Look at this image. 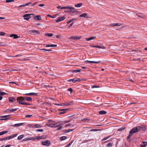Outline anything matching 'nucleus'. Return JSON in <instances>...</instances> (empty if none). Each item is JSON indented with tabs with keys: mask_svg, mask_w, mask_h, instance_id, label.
I'll return each instance as SVG.
<instances>
[{
	"mask_svg": "<svg viewBox=\"0 0 147 147\" xmlns=\"http://www.w3.org/2000/svg\"><path fill=\"white\" fill-rule=\"evenodd\" d=\"M17 102L19 103L20 104H21L25 105H29L30 104L25 102V100L24 97L22 96L18 97L17 98Z\"/></svg>",
	"mask_w": 147,
	"mask_h": 147,
	"instance_id": "f257e3e1",
	"label": "nucleus"
},
{
	"mask_svg": "<svg viewBox=\"0 0 147 147\" xmlns=\"http://www.w3.org/2000/svg\"><path fill=\"white\" fill-rule=\"evenodd\" d=\"M67 7L68 8H67V9H68L69 10L67 11L70 13L72 16L76 14L78 12L77 10L73 7L69 6H67Z\"/></svg>",
	"mask_w": 147,
	"mask_h": 147,
	"instance_id": "f03ea898",
	"label": "nucleus"
},
{
	"mask_svg": "<svg viewBox=\"0 0 147 147\" xmlns=\"http://www.w3.org/2000/svg\"><path fill=\"white\" fill-rule=\"evenodd\" d=\"M141 128L142 127L140 126H137L132 129L129 132L133 135V134L140 131Z\"/></svg>",
	"mask_w": 147,
	"mask_h": 147,
	"instance_id": "7ed1b4c3",
	"label": "nucleus"
},
{
	"mask_svg": "<svg viewBox=\"0 0 147 147\" xmlns=\"http://www.w3.org/2000/svg\"><path fill=\"white\" fill-rule=\"evenodd\" d=\"M49 121H52L53 122V123L47 124V125L49 127H57L59 126V125H58L57 123H55L54 121H53L51 120H50Z\"/></svg>",
	"mask_w": 147,
	"mask_h": 147,
	"instance_id": "20e7f679",
	"label": "nucleus"
},
{
	"mask_svg": "<svg viewBox=\"0 0 147 147\" xmlns=\"http://www.w3.org/2000/svg\"><path fill=\"white\" fill-rule=\"evenodd\" d=\"M42 144L44 146H49L51 144V142L49 140H47L45 141L42 142Z\"/></svg>",
	"mask_w": 147,
	"mask_h": 147,
	"instance_id": "39448f33",
	"label": "nucleus"
},
{
	"mask_svg": "<svg viewBox=\"0 0 147 147\" xmlns=\"http://www.w3.org/2000/svg\"><path fill=\"white\" fill-rule=\"evenodd\" d=\"M46 137V136L45 135H43L41 136H36L35 137H33V138L34 139V140H40L41 139H45Z\"/></svg>",
	"mask_w": 147,
	"mask_h": 147,
	"instance_id": "423d86ee",
	"label": "nucleus"
},
{
	"mask_svg": "<svg viewBox=\"0 0 147 147\" xmlns=\"http://www.w3.org/2000/svg\"><path fill=\"white\" fill-rule=\"evenodd\" d=\"M32 15H34L33 14H26L23 16V17L24 18V19L27 20H28L31 17L30 16Z\"/></svg>",
	"mask_w": 147,
	"mask_h": 147,
	"instance_id": "0eeeda50",
	"label": "nucleus"
},
{
	"mask_svg": "<svg viewBox=\"0 0 147 147\" xmlns=\"http://www.w3.org/2000/svg\"><path fill=\"white\" fill-rule=\"evenodd\" d=\"M81 80H81L80 78H78L76 79L74 78L73 79H71L67 80V81L69 82L72 81L73 82L75 83H76L77 81H80Z\"/></svg>",
	"mask_w": 147,
	"mask_h": 147,
	"instance_id": "6e6552de",
	"label": "nucleus"
},
{
	"mask_svg": "<svg viewBox=\"0 0 147 147\" xmlns=\"http://www.w3.org/2000/svg\"><path fill=\"white\" fill-rule=\"evenodd\" d=\"M65 18L64 16L60 17L57 18V20L56 21V22H59L60 21H62L64 20Z\"/></svg>",
	"mask_w": 147,
	"mask_h": 147,
	"instance_id": "1a4fd4ad",
	"label": "nucleus"
},
{
	"mask_svg": "<svg viewBox=\"0 0 147 147\" xmlns=\"http://www.w3.org/2000/svg\"><path fill=\"white\" fill-rule=\"evenodd\" d=\"M68 109H61L59 110V111H62L59 112L60 114H64L65 113L67 110H68Z\"/></svg>",
	"mask_w": 147,
	"mask_h": 147,
	"instance_id": "9d476101",
	"label": "nucleus"
},
{
	"mask_svg": "<svg viewBox=\"0 0 147 147\" xmlns=\"http://www.w3.org/2000/svg\"><path fill=\"white\" fill-rule=\"evenodd\" d=\"M10 116V115H5L3 116H2L1 117H0V118H1V119H0V120H6L7 119V118H6L9 116Z\"/></svg>",
	"mask_w": 147,
	"mask_h": 147,
	"instance_id": "9b49d317",
	"label": "nucleus"
},
{
	"mask_svg": "<svg viewBox=\"0 0 147 147\" xmlns=\"http://www.w3.org/2000/svg\"><path fill=\"white\" fill-rule=\"evenodd\" d=\"M9 101L12 102H13L17 100L14 97H9L8 98Z\"/></svg>",
	"mask_w": 147,
	"mask_h": 147,
	"instance_id": "f8f14e48",
	"label": "nucleus"
},
{
	"mask_svg": "<svg viewBox=\"0 0 147 147\" xmlns=\"http://www.w3.org/2000/svg\"><path fill=\"white\" fill-rule=\"evenodd\" d=\"M121 25H122V24H121L120 23H116L111 24L110 25V26L111 27H113V26H120Z\"/></svg>",
	"mask_w": 147,
	"mask_h": 147,
	"instance_id": "ddd939ff",
	"label": "nucleus"
},
{
	"mask_svg": "<svg viewBox=\"0 0 147 147\" xmlns=\"http://www.w3.org/2000/svg\"><path fill=\"white\" fill-rule=\"evenodd\" d=\"M34 18L36 20H41L42 18L40 16L37 15L34 16Z\"/></svg>",
	"mask_w": 147,
	"mask_h": 147,
	"instance_id": "4468645a",
	"label": "nucleus"
},
{
	"mask_svg": "<svg viewBox=\"0 0 147 147\" xmlns=\"http://www.w3.org/2000/svg\"><path fill=\"white\" fill-rule=\"evenodd\" d=\"M30 140H32L34 141V139L33 138V137H30L29 138H25L22 140V141H29Z\"/></svg>",
	"mask_w": 147,
	"mask_h": 147,
	"instance_id": "2eb2a0df",
	"label": "nucleus"
},
{
	"mask_svg": "<svg viewBox=\"0 0 147 147\" xmlns=\"http://www.w3.org/2000/svg\"><path fill=\"white\" fill-rule=\"evenodd\" d=\"M38 93H29L26 94H25L27 95H34L36 96H38Z\"/></svg>",
	"mask_w": 147,
	"mask_h": 147,
	"instance_id": "dca6fc26",
	"label": "nucleus"
},
{
	"mask_svg": "<svg viewBox=\"0 0 147 147\" xmlns=\"http://www.w3.org/2000/svg\"><path fill=\"white\" fill-rule=\"evenodd\" d=\"M18 135V134H13L10 136H8V139L9 140H10L13 138L16 137Z\"/></svg>",
	"mask_w": 147,
	"mask_h": 147,
	"instance_id": "f3484780",
	"label": "nucleus"
},
{
	"mask_svg": "<svg viewBox=\"0 0 147 147\" xmlns=\"http://www.w3.org/2000/svg\"><path fill=\"white\" fill-rule=\"evenodd\" d=\"M30 32L34 33V34H39V32L38 30H30Z\"/></svg>",
	"mask_w": 147,
	"mask_h": 147,
	"instance_id": "a211bd4d",
	"label": "nucleus"
},
{
	"mask_svg": "<svg viewBox=\"0 0 147 147\" xmlns=\"http://www.w3.org/2000/svg\"><path fill=\"white\" fill-rule=\"evenodd\" d=\"M31 4V2H28V3H27L24 4H23V5H20L18 7H24V6H27V5H29Z\"/></svg>",
	"mask_w": 147,
	"mask_h": 147,
	"instance_id": "6ab92c4d",
	"label": "nucleus"
},
{
	"mask_svg": "<svg viewBox=\"0 0 147 147\" xmlns=\"http://www.w3.org/2000/svg\"><path fill=\"white\" fill-rule=\"evenodd\" d=\"M24 123H17L14 124L13 126L15 127H19L21 126H22L24 124Z\"/></svg>",
	"mask_w": 147,
	"mask_h": 147,
	"instance_id": "aec40b11",
	"label": "nucleus"
},
{
	"mask_svg": "<svg viewBox=\"0 0 147 147\" xmlns=\"http://www.w3.org/2000/svg\"><path fill=\"white\" fill-rule=\"evenodd\" d=\"M107 113V112L104 111H101L99 112V114L101 115L106 114Z\"/></svg>",
	"mask_w": 147,
	"mask_h": 147,
	"instance_id": "412c9836",
	"label": "nucleus"
},
{
	"mask_svg": "<svg viewBox=\"0 0 147 147\" xmlns=\"http://www.w3.org/2000/svg\"><path fill=\"white\" fill-rule=\"evenodd\" d=\"M87 15V14L86 13H82V14H81V15H80L79 17H85V18H87V17H86Z\"/></svg>",
	"mask_w": 147,
	"mask_h": 147,
	"instance_id": "4be33fe9",
	"label": "nucleus"
},
{
	"mask_svg": "<svg viewBox=\"0 0 147 147\" xmlns=\"http://www.w3.org/2000/svg\"><path fill=\"white\" fill-rule=\"evenodd\" d=\"M67 7V6L63 7H61V6H57V9H67V8H68Z\"/></svg>",
	"mask_w": 147,
	"mask_h": 147,
	"instance_id": "5701e85b",
	"label": "nucleus"
},
{
	"mask_svg": "<svg viewBox=\"0 0 147 147\" xmlns=\"http://www.w3.org/2000/svg\"><path fill=\"white\" fill-rule=\"evenodd\" d=\"M77 20V19L76 18H73L71 19V20H70L68 21L67 22V24H69L72 22L73 21L75 20Z\"/></svg>",
	"mask_w": 147,
	"mask_h": 147,
	"instance_id": "b1692460",
	"label": "nucleus"
},
{
	"mask_svg": "<svg viewBox=\"0 0 147 147\" xmlns=\"http://www.w3.org/2000/svg\"><path fill=\"white\" fill-rule=\"evenodd\" d=\"M95 38L96 36L88 38H86V40L87 41H89L92 39H94Z\"/></svg>",
	"mask_w": 147,
	"mask_h": 147,
	"instance_id": "393cba45",
	"label": "nucleus"
},
{
	"mask_svg": "<svg viewBox=\"0 0 147 147\" xmlns=\"http://www.w3.org/2000/svg\"><path fill=\"white\" fill-rule=\"evenodd\" d=\"M82 5V3H80L77 4H76L75 5V7H79L81 6Z\"/></svg>",
	"mask_w": 147,
	"mask_h": 147,
	"instance_id": "a878e982",
	"label": "nucleus"
},
{
	"mask_svg": "<svg viewBox=\"0 0 147 147\" xmlns=\"http://www.w3.org/2000/svg\"><path fill=\"white\" fill-rule=\"evenodd\" d=\"M25 101L26 100L28 101H31L32 100V98L30 97H25L24 98Z\"/></svg>",
	"mask_w": 147,
	"mask_h": 147,
	"instance_id": "bb28decb",
	"label": "nucleus"
},
{
	"mask_svg": "<svg viewBox=\"0 0 147 147\" xmlns=\"http://www.w3.org/2000/svg\"><path fill=\"white\" fill-rule=\"evenodd\" d=\"M132 135V134L129 132V135L127 138V140H128V141L130 140V138Z\"/></svg>",
	"mask_w": 147,
	"mask_h": 147,
	"instance_id": "cd10ccee",
	"label": "nucleus"
},
{
	"mask_svg": "<svg viewBox=\"0 0 147 147\" xmlns=\"http://www.w3.org/2000/svg\"><path fill=\"white\" fill-rule=\"evenodd\" d=\"M24 137V135H21L18 137V139L19 140H21Z\"/></svg>",
	"mask_w": 147,
	"mask_h": 147,
	"instance_id": "c85d7f7f",
	"label": "nucleus"
},
{
	"mask_svg": "<svg viewBox=\"0 0 147 147\" xmlns=\"http://www.w3.org/2000/svg\"><path fill=\"white\" fill-rule=\"evenodd\" d=\"M81 71V69H79L78 70H74L72 71L73 73H77V72H80Z\"/></svg>",
	"mask_w": 147,
	"mask_h": 147,
	"instance_id": "c756f323",
	"label": "nucleus"
},
{
	"mask_svg": "<svg viewBox=\"0 0 147 147\" xmlns=\"http://www.w3.org/2000/svg\"><path fill=\"white\" fill-rule=\"evenodd\" d=\"M8 132L7 131H4L0 132V136Z\"/></svg>",
	"mask_w": 147,
	"mask_h": 147,
	"instance_id": "7c9ffc66",
	"label": "nucleus"
},
{
	"mask_svg": "<svg viewBox=\"0 0 147 147\" xmlns=\"http://www.w3.org/2000/svg\"><path fill=\"white\" fill-rule=\"evenodd\" d=\"M58 15L57 14L55 15H53V16H52L51 15H50L49 14H48L47 15V16L49 17H50V18H55Z\"/></svg>",
	"mask_w": 147,
	"mask_h": 147,
	"instance_id": "2f4dec72",
	"label": "nucleus"
},
{
	"mask_svg": "<svg viewBox=\"0 0 147 147\" xmlns=\"http://www.w3.org/2000/svg\"><path fill=\"white\" fill-rule=\"evenodd\" d=\"M34 127L36 128H40L42 127V125L39 124H36L34 125Z\"/></svg>",
	"mask_w": 147,
	"mask_h": 147,
	"instance_id": "473e14b6",
	"label": "nucleus"
},
{
	"mask_svg": "<svg viewBox=\"0 0 147 147\" xmlns=\"http://www.w3.org/2000/svg\"><path fill=\"white\" fill-rule=\"evenodd\" d=\"M67 138V137L66 136H63L61 138L60 140L61 141L64 140H65Z\"/></svg>",
	"mask_w": 147,
	"mask_h": 147,
	"instance_id": "72a5a7b5",
	"label": "nucleus"
},
{
	"mask_svg": "<svg viewBox=\"0 0 147 147\" xmlns=\"http://www.w3.org/2000/svg\"><path fill=\"white\" fill-rule=\"evenodd\" d=\"M9 140L8 139V137H6V138H1L0 139V141H2V140Z\"/></svg>",
	"mask_w": 147,
	"mask_h": 147,
	"instance_id": "f704fd0d",
	"label": "nucleus"
},
{
	"mask_svg": "<svg viewBox=\"0 0 147 147\" xmlns=\"http://www.w3.org/2000/svg\"><path fill=\"white\" fill-rule=\"evenodd\" d=\"M74 102L73 101L69 102L68 103L66 104V106H69L71 105Z\"/></svg>",
	"mask_w": 147,
	"mask_h": 147,
	"instance_id": "c9c22d12",
	"label": "nucleus"
},
{
	"mask_svg": "<svg viewBox=\"0 0 147 147\" xmlns=\"http://www.w3.org/2000/svg\"><path fill=\"white\" fill-rule=\"evenodd\" d=\"M45 35L48 36L49 37H51L53 36V34L52 33L48 34L46 33L45 34Z\"/></svg>",
	"mask_w": 147,
	"mask_h": 147,
	"instance_id": "e433bc0d",
	"label": "nucleus"
},
{
	"mask_svg": "<svg viewBox=\"0 0 147 147\" xmlns=\"http://www.w3.org/2000/svg\"><path fill=\"white\" fill-rule=\"evenodd\" d=\"M6 44L3 42H0V46H6Z\"/></svg>",
	"mask_w": 147,
	"mask_h": 147,
	"instance_id": "4c0bfd02",
	"label": "nucleus"
},
{
	"mask_svg": "<svg viewBox=\"0 0 147 147\" xmlns=\"http://www.w3.org/2000/svg\"><path fill=\"white\" fill-rule=\"evenodd\" d=\"M6 94H7L6 93L3 92H1V91H0V96L4 95H6Z\"/></svg>",
	"mask_w": 147,
	"mask_h": 147,
	"instance_id": "58836bf2",
	"label": "nucleus"
},
{
	"mask_svg": "<svg viewBox=\"0 0 147 147\" xmlns=\"http://www.w3.org/2000/svg\"><path fill=\"white\" fill-rule=\"evenodd\" d=\"M73 141H71L66 146V147H69L73 143Z\"/></svg>",
	"mask_w": 147,
	"mask_h": 147,
	"instance_id": "ea45409f",
	"label": "nucleus"
},
{
	"mask_svg": "<svg viewBox=\"0 0 147 147\" xmlns=\"http://www.w3.org/2000/svg\"><path fill=\"white\" fill-rule=\"evenodd\" d=\"M19 36H18L17 35L14 34V36H13V38L14 39H17L18 38H19Z\"/></svg>",
	"mask_w": 147,
	"mask_h": 147,
	"instance_id": "a19ab883",
	"label": "nucleus"
},
{
	"mask_svg": "<svg viewBox=\"0 0 147 147\" xmlns=\"http://www.w3.org/2000/svg\"><path fill=\"white\" fill-rule=\"evenodd\" d=\"M110 137V136H108L107 137L105 138L102 140V141H105L109 138Z\"/></svg>",
	"mask_w": 147,
	"mask_h": 147,
	"instance_id": "79ce46f5",
	"label": "nucleus"
},
{
	"mask_svg": "<svg viewBox=\"0 0 147 147\" xmlns=\"http://www.w3.org/2000/svg\"><path fill=\"white\" fill-rule=\"evenodd\" d=\"M125 129V127H122L121 128H120L118 129V131H122V130H124Z\"/></svg>",
	"mask_w": 147,
	"mask_h": 147,
	"instance_id": "37998d69",
	"label": "nucleus"
},
{
	"mask_svg": "<svg viewBox=\"0 0 147 147\" xmlns=\"http://www.w3.org/2000/svg\"><path fill=\"white\" fill-rule=\"evenodd\" d=\"M5 111H6V112H12V109H8L7 110H6Z\"/></svg>",
	"mask_w": 147,
	"mask_h": 147,
	"instance_id": "c03bdc74",
	"label": "nucleus"
},
{
	"mask_svg": "<svg viewBox=\"0 0 147 147\" xmlns=\"http://www.w3.org/2000/svg\"><path fill=\"white\" fill-rule=\"evenodd\" d=\"M6 1L7 3L13 2L14 1V0H6Z\"/></svg>",
	"mask_w": 147,
	"mask_h": 147,
	"instance_id": "a18cd8bd",
	"label": "nucleus"
},
{
	"mask_svg": "<svg viewBox=\"0 0 147 147\" xmlns=\"http://www.w3.org/2000/svg\"><path fill=\"white\" fill-rule=\"evenodd\" d=\"M5 34V33L3 32H0V35L1 36H4Z\"/></svg>",
	"mask_w": 147,
	"mask_h": 147,
	"instance_id": "49530a36",
	"label": "nucleus"
},
{
	"mask_svg": "<svg viewBox=\"0 0 147 147\" xmlns=\"http://www.w3.org/2000/svg\"><path fill=\"white\" fill-rule=\"evenodd\" d=\"M62 129V127L61 126H59L58 128L57 129V130H59L61 129Z\"/></svg>",
	"mask_w": 147,
	"mask_h": 147,
	"instance_id": "de8ad7c7",
	"label": "nucleus"
},
{
	"mask_svg": "<svg viewBox=\"0 0 147 147\" xmlns=\"http://www.w3.org/2000/svg\"><path fill=\"white\" fill-rule=\"evenodd\" d=\"M67 90L70 91L71 92H72L73 90L71 88H69L67 89Z\"/></svg>",
	"mask_w": 147,
	"mask_h": 147,
	"instance_id": "09e8293b",
	"label": "nucleus"
},
{
	"mask_svg": "<svg viewBox=\"0 0 147 147\" xmlns=\"http://www.w3.org/2000/svg\"><path fill=\"white\" fill-rule=\"evenodd\" d=\"M50 47H56L57 46V45H53L51 44L50 45Z\"/></svg>",
	"mask_w": 147,
	"mask_h": 147,
	"instance_id": "8fccbe9b",
	"label": "nucleus"
},
{
	"mask_svg": "<svg viewBox=\"0 0 147 147\" xmlns=\"http://www.w3.org/2000/svg\"><path fill=\"white\" fill-rule=\"evenodd\" d=\"M112 146V144L111 143H108L107 144V147H110Z\"/></svg>",
	"mask_w": 147,
	"mask_h": 147,
	"instance_id": "3c124183",
	"label": "nucleus"
},
{
	"mask_svg": "<svg viewBox=\"0 0 147 147\" xmlns=\"http://www.w3.org/2000/svg\"><path fill=\"white\" fill-rule=\"evenodd\" d=\"M32 115H27L26 116V118H27V117H32Z\"/></svg>",
	"mask_w": 147,
	"mask_h": 147,
	"instance_id": "603ef678",
	"label": "nucleus"
},
{
	"mask_svg": "<svg viewBox=\"0 0 147 147\" xmlns=\"http://www.w3.org/2000/svg\"><path fill=\"white\" fill-rule=\"evenodd\" d=\"M73 131V129H69L67 130V133H68V132H69L70 131Z\"/></svg>",
	"mask_w": 147,
	"mask_h": 147,
	"instance_id": "864d4df0",
	"label": "nucleus"
},
{
	"mask_svg": "<svg viewBox=\"0 0 147 147\" xmlns=\"http://www.w3.org/2000/svg\"><path fill=\"white\" fill-rule=\"evenodd\" d=\"M38 2H35L33 3H32V4H31V6H34V5H35L36 4H37Z\"/></svg>",
	"mask_w": 147,
	"mask_h": 147,
	"instance_id": "5fc2aeb1",
	"label": "nucleus"
},
{
	"mask_svg": "<svg viewBox=\"0 0 147 147\" xmlns=\"http://www.w3.org/2000/svg\"><path fill=\"white\" fill-rule=\"evenodd\" d=\"M43 131V129H38L36 130V131H37L42 132Z\"/></svg>",
	"mask_w": 147,
	"mask_h": 147,
	"instance_id": "6e6d98bb",
	"label": "nucleus"
},
{
	"mask_svg": "<svg viewBox=\"0 0 147 147\" xmlns=\"http://www.w3.org/2000/svg\"><path fill=\"white\" fill-rule=\"evenodd\" d=\"M143 145H145L146 146L147 145V142H143Z\"/></svg>",
	"mask_w": 147,
	"mask_h": 147,
	"instance_id": "4d7b16f0",
	"label": "nucleus"
},
{
	"mask_svg": "<svg viewBox=\"0 0 147 147\" xmlns=\"http://www.w3.org/2000/svg\"><path fill=\"white\" fill-rule=\"evenodd\" d=\"M66 104L64 103H61V104L60 106H66Z\"/></svg>",
	"mask_w": 147,
	"mask_h": 147,
	"instance_id": "13d9d810",
	"label": "nucleus"
},
{
	"mask_svg": "<svg viewBox=\"0 0 147 147\" xmlns=\"http://www.w3.org/2000/svg\"><path fill=\"white\" fill-rule=\"evenodd\" d=\"M22 56V55L18 54V55H15V56H13L12 57H19V56Z\"/></svg>",
	"mask_w": 147,
	"mask_h": 147,
	"instance_id": "bf43d9fd",
	"label": "nucleus"
},
{
	"mask_svg": "<svg viewBox=\"0 0 147 147\" xmlns=\"http://www.w3.org/2000/svg\"><path fill=\"white\" fill-rule=\"evenodd\" d=\"M71 124H66L65 125V127H69V126H70L71 125Z\"/></svg>",
	"mask_w": 147,
	"mask_h": 147,
	"instance_id": "052dcab7",
	"label": "nucleus"
},
{
	"mask_svg": "<svg viewBox=\"0 0 147 147\" xmlns=\"http://www.w3.org/2000/svg\"><path fill=\"white\" fill-rule=\"evenodd\" d=\"M17 110V109H12V112H14L16 111Z\"/></svg>",
	"mask_w": 147,
	"mask_h": 147,
	"instance_id": "680f3d73",
	"label": "nucleus"
},
{
	"mask_svg": "<svg viewBox=\"0 0 147 147\" xmlns=\"http://www.w3.org/2000/svg\"><path fill=\"white\" fill-rule=\"evenodd\" d=\"M100 61H94L93 63H100Z\"/></svg>",
	"mask_w": 147,
	"mask_h": 147,
	"instance_id": "e2e57ef3",
	"label": "nucleus"
},
{
	"mask_svg": "<svg viewBox=\"0 0 147 147\" xmlns=\"http://www.w3.org/2000/svg\"><path fill=\"white\" fill-rule=\"evenodd\" d=\"M64 123H62L61 124H59V125H62L63 124H66V123H67V121H65L64 122Z\"/></svg>",
	"mask_w": 147,
	"mask_h": 147,
	"instance_id": "0e129e2a",
	"label": "nucleus"
},
{
	"mask_svg": "<svg viewBox=\"0 0 147 147\" xmlns=\"http://www.w3.org/2000/svg\"><path fill=\"white\" fill-rule=\"evenodd\" d=\"M62 131L63 133H67V130H63Z\"/></svg>",
	"mask_w": 147,
	"mask_h": 147,
	"instance_id": "69168bd1",
	"label": "nucleus"
},
{
	"mask_svg": "<svg viewBox=\"0 0 147 147\" xmlns=\"http://www.w3.org/2000/svg\"><path fill=\"white\" fill-rule=\"evenodd\" d=\"M75 116V115H72L69 116H68V118H72L73 117Z\"/></svg>",
	"mask_w": 147,
	"mask_h": 147,
	"instance_id": "338daca9",
	"label": "nucleus"
},
{
	"mask_svg": "<svg viewBox=\"0 0 147 147\" xmlns=\"http://www.w3.org/2000/svg\"><path fill=\"white\" fill-rule=\"evenodd\" d=\"M44 6V4H40L38 6L39 7H43Z\"/></svg>",
	"mask_w": 147,
	"mask_h": 147,
	"instance_id": "774afa93",
	"label": "nucleus"
}]
</instances>
